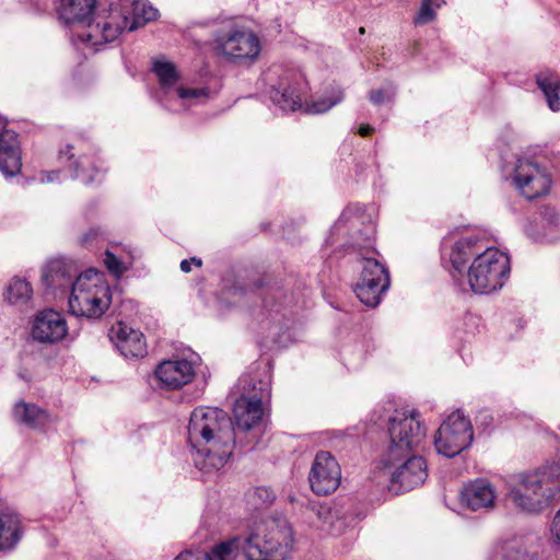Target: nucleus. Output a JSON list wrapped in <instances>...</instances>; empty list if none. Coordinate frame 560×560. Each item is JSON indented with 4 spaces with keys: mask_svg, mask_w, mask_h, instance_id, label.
Instances as JSON below:
<instances>
[{
    "mask_svg": "<svg viewBox=\"0 0 560 560\" xmlns=\"http://www.w3.org/2000/svg\"><path fill=\"white\" fill-rule=\"evenodd\" d=\"M21 168L22 156L18 133L9 129L0 130V172L5 177H14Z\"/></svg>",
    "mask_w": 560,
    "mask_h": 560,
    "instance_id": "17",
    "label": "nucleus"
},
{
    "mask_svg": "<svg viewBox=\"0 0 560 560\" xmlns=\"http://www.w3.org/2000/svg\"><path fill=\"white\" fill-rule=\"evenodd\" d=\"M132 23L130 25H126L124 30L128 27V31L132 32L144 24L152 22L158 19L159 11L155 9L151 3H149L145 0H138L132 3ZM116 18V21L121 23V20L127 16H120V15H114Z\"/></svg>",
    "mask_w": 560,
    "mask_h": 560,
    "instance_id": "29",
    "label": "nucleus"
},
{
    "mask_svg": "<svg viewBox=\"0 0 560 560\" xmlns=\"http://www.w3.org/2000/svg\"><path fill=\"white\" fill-rule=\"evenodd\" d=\"M275 493L267 487H255L247 491L245 499L247 506L254 511L269 508L275 501Z\"/></svg>",
    "mask_w": 560,
    "mask_h": 560,
    "instance_id": "33",
    "label": "nucleus"
},
{
    "mask_svg": "<svg viewBox=\"0 0 560 560\" xmlns=\"http://www.w3.org/2000/svg\"><path fill=\"white\" fill-rule=\"evenodd\" d=\"M215 49L229 60L240 63L255 60L260 52V43L255 33L244 27L233 26L219 32L214 37Z\"/></svg>",
    "mask_w": 560,
    "mask_h": 560,
    "instance_id": "8",
    "label": "nucleus"
},
{
    "mask_svg": "<svg viewBox=\"0 0 560 560\" xmlns=\"http://www.w3.org/2000/svg\"><path fill=\"white\" fill-rule=\"evenodd\" d=\"M343 100L342 90L335 89L330 97L319 98L306 105L307 114H324Z\"/></svg>",
    "mask_w": 560,
    "mask_h": 560,
    "instance_id": "36",
    "label": "nucleus"
},
{
    "mask_svg": "<svg viewBox=\"0 0 560 560\" xmlns=\"http://www.w3.org/2000/svg\"><path fill=\"white\" fill-rule=\"evenodd\" d=\"M78 277L75 270L63 259H52L45 266L42 280L47 288L63 291L72 290Z\"/></svg>",
    "mask_w": 560,
    "mask_h": 560,
    "instance_id": "19",
    "label": "nucleus"
},
{
    "mask_svg": "<svg viewBox=\"0 0 560 560\" xmlns=\"http://www.w3.org/2000/svg\"><path fill=\"white\" fill-rule=\"evenodd\" d=\"M509 275V257L493 247L478 254L467 272L469 287L476 294H489L501 289Z\"/></svg>",
    "mask_w": 560,
    "mask_h": 560,
    "instance_id": "3",
    "label": "nucleus"
},
{
    "mask_svg": "<svg viewBox=\"0 0 560 560\" xmlns=\"http://www.w3.org/2000/svg\"><path fill=\"white\" fill-rule=\"evenodd\" d=\"M482 250H485L483 245L478 236L469 235L459 238L453 245L450 254V261L454 271L463 276L468 260L475 255L477 257Z\"/></svg>",
    "mask_w": 560,
    "mask_h": 560,
    "instance_id": "22",
    "label": "nucleus"
},
{
    "mask_svg": "<svg viewBox=\"0 0 560 560\" xmlns=\"http://www.w3.org/2000/svg\"><path fill=\"white\" fill-rule=\"evenodd\" d=\"M518 482L525 489H534L535 492L548 494L556 500L560 493V462L548 463L536 470L522 474Z\"/></svg>",
    "mask_w": 560,
    "mask_h": 560,
    "instance_id": "12",
    "label": "nucleus"
},
{
    "mask_svg": "<svg viewBox=\"0 0 560 560\" xmlns=\"http://www.w3.org/2000/svg\"><path fill=\"white\" fill-rule=\"evenodd\" d=\"M96 0H61L59 18L68 25H82L86 30L77 35L78 40L91 46L112 43L122 33L127 19L116 21L113 12L107 16L94 14Z\"/></svg>",
    "mask_w": 560,
    "mask_h": 560,
    "instance_id": "2",
    "label": "nucleus"
},
{
    "mask_svg": "<svg viewBox=\"0 0 560 560\" xmlns=\"http://www.w3.org/2000/svg\"><path fill=\"white\" fill-rule=\"evenodd\" d=\"M513 182L521 194L528 200L548 194L551 178L545 166L533 159L522 158L516 161Z\"/></svg>",
    "mask_w": 560,
    "mask_h": 560,
    "instance_id": "9",
    "label": "nucleus"
},
{
    "mask_svg": "<svg viewBox=\"0 0 560 560\" xmlns=\"http://www.w3.org/2000/svg\"><path fill=\"white\" fill-rule=\"evenodd\" d=\"M23 537L20 515L11 510L0 511V551L12 550Z\"/></svg>",
    "mask_w": 560,
    "mask_h": 560,
    "instance_id": "23",
    "label": "nucleus"
},
{
    "mask_svg": "<svg viewBox=\"0 0 560 560\" xmlns=\"http://www.w3.org/2000/svg\"><path fill=\"white\" fill-rule=\"evenodd\" d=\"M300 78L294 73H288L280 78L269 91L271 102L283 112H295L302 108V95Z\"/></svg>",
    "mask_w": 560,
    "mask_h": 560,
    "instance_id": "14",
    "label": "nucleus"
},
{
    "mask_svg": "<svg viewBox=\"0 0 560 560\" xmlns=\"http://www.w3.org/2000/svg\"><path fill=\"white\" fill-rule=\"evenodd\" d=\"M33 295L31 284L21 278H13L9 283L5 292L7 301L12 305H24Z\"/></svg>",
    "mask_w": 560,
    "mask_h": 560,
    "instance_id": "30",
    "label": "nucleus"
},
{
    "mask_svg": "<svg viewBox=\"0 0 560 560\" xmlns=\"http://www.w3.org/2000/svg\"><path fill=\"white\" fill-rule=\"evenodd\" d=\"M180 270L185 273H188L191 271V262L189 259H184L180 261Z\"/></svg>",
    "mask_w": 560,
    "mask_h": 560,
    "instance_id": "44",
    "label": "nucleus"
},
{
    "mask_svg": "<svg viewBox=\"0 0 560 560\" xmlns=\"http://www.w3.org/2000/svg\"><path fill=\"white\" fill-rule=\"evenodd\" d=\"M536 83L544 93L547 104L552 112L560 110V77L549 69L536 74Z\"/></svg>",
    "mask_w": 560,
    "mask_h": 560,
    "instance_id": "26",
    "label": "nucleus"
},
{
    "mask_svg": "<svg viewBox=\"0 0 560 560\" xmlns=\"http://www.w3.org/2000/svg\"><path fill=\"white\" fill-rule=\"evenodd\" d=\"M72 145H67L65 150L60 151V161L67 160L70 162L69 168L72 170V178L79 179L83 184L89 185L96 179L97 168L94 166L92 160L88 155H80L73 160L74 155L71 153Z\"/></svg>",
    "mask_w": 560,
    "mask_h": 560,
    "instance_id": "24",
    "label": "nucleus"
},
{
    "mask_svg": "<svg viewBox=\"0 0 560 560\" xmlns=\"http://www.w3.org/2000/svg\"><path fill=\"white\" fill-rule=\"evenodd\" d=\"M490 560H534V558L527 551L522 538L512 537L495 547Z\"/></svg>",
    "mask_w": 560,
    "mask_h": 560,
    "instance_id": "27",
    "label": "nucleus"
},
{
    "mask_svg": "<svg viewBox=\"0 0 560 560\" xmlns=\"http://www.w3.org/2000/svg\"><path fill=\"white\" fill-rule=\"evenodd\" d=\"M361 279H372L373 282L385 284L390 282L388 269L376 258L363 257L362 258V272Z\"/></svg>",
    "mask_w": 560,
    "mask_h": 560,
    "instance_id": "32",
    "label": "nucleus"
},
{
    "mask_svg": "<svg viewBox=\"0 0 560 560\" xmlns=\"http://www.w3.org/2000/svg\"><path fill=\"white\" fill-rule=\"evenodd\" d=\"M152 70L164 89L171 88L179 79L174 63L170 61L154 60Z\"/></svg>",
    "mask_w": 560,
    "mask_h": 560,
    "instance_id": "34",
    "label": "nucleus"
},
{
    "mask_svg": "<svg viewBox=\"0 0 560 560\" xmlns=\"http://www.w3.org/2000/svg\"><path fill=\"white\" fill-rule=\"evenodd\" d=\"M390 282L381 284L372 279H359L353 288L357 298L366 306L375 307L381 302V295L389 288Z\"/></svg>",
    "mask_w": 560,
    "mask_h": 560,
    "instance_id": "28",
    "label": "nucleus"
},
{
    "mask_svg": "<svg viewBox=\"0 0 560 560\" xmlns=\"http://www.w3.org/2000/svg\"><path fill=\"white\" fill-rule=\"evenodd\" d=\"M98 234V230L91 229L88 233H85L81 238L82 245H89Z\"/></svg>",
    "mask_w": 560,
    "mask_h": 560,
    "instance_id": "42",
    "label": "nucleus"
},
{
    "mask_svg": "<svg viewBox=\"0 0 560 560\" xmlns=\"http://www.w3.org/2000/svg\"><path fill=\"white\" fill-rule=\"evenodd\" d=\"M109 338L125 358H142L147 354L144 336L139 330L118 323L112 328Z\"/></svg>",
    "mask_w": 560,
    "mask_h": 560,
    "instance_id": "16",
    "label": "nucleus"
},
{
    "mask_svg": "<svg viewBox=\"0 0 560 560\" xmlns=\"http://www.w3.org/2000/svg\"><path fill=\"white\" fill-rule=\"evenodd\" d=\"M92 273L97 275L90 269L77 278L68 303L72 315L96 319L109 307L112 294L109 287L90 282Z\"/></svg>",
    "mask_w": 560,
    "mask_h": 560,
    "instance_id": "5",
    "label": "nucleus"
},
{
    "mask_svg": "<svg viewBox=\"0 0 560 560\" xmlns=\"http://www.w3.org/2000/svg\"><path fill=\"white\" fill-rule=\"evenodd\" d=\"M373 127L370 126V125H362L360 128H359V135L362 136V137H368L372 133L373 131Z\"/></svg>",
    "mask_w": 560,
    "mask_h": 560,
    "instance_id": "43",
    "label": "nucleus"
},
{
    "mask_svg": "<svg viewBox=\"0 0 560 560\" xmlns=\"http://www.w3.org/2000/svg\"><path fill=\"white\" fill-rule=\"evenodd\" d=\"M264 303H265V306H266V307L271 306V305L269 304V301H268L267 299L265 300V302H264Z\"/></svg>",
    "mask_w": 560,
    "mask_h": 560,
    "instance_id": "47",
    "label": "nucleus"
},
{
    "mask_svg": "<svg viewBox=\"0 0 560 560\" xmlns=\"http://www.w3.org/2000/svg\"><path fill=\"white\" fill-rule=\"evenodd\" d=\"M155 377L167 389H177L190 383L195 376V368L188 360H165L155 369Z\"/></svg>",
    "mask_w": 560,
    "mask_h": 560,
    "instance_id": "15",
    "label": "nucleus"
},
{
    "mask_svg": "<svg viewBox=\"0 0 560 560\" xmlns=\"http://www.w3.org/2000/svg\"><path fill=\"white\" fill-rule=\"evenodd\" d=\"M445 3V0H422L413 23L425 25L433 22L436 19L435 9H440Z\"/></svg>",
    "mask_w": 560,
    "mask_h": 560,
    "instance_id": "35",
    "label": "nucleus"
},
{
    "mask_svg": "<svg viewBox=\"0 0 560 560\" xmlns=\"http://www.w3.org/2000/svg\"><path fill=\"white\" fill-rule=\"evenodd\" d=\"M59 178V172L58 171H51L47 173L46 175V182L51 183Z\"/></svg>",
    "mask_w": 560,
    "mask_h": 560,
    "instance_id": "45",
    "label": "nucleus"
},
{
    "mask_svg": "<svg viewBox=\"0 0 560 560\" xmlns=\"http://www.w3.org/2000/svg\"><path fill=\"white\" fill-rule=\"evenodd\" d=\"M559 214L553 208L546 207L541 212V228L548 230V232L538 233L534 235L532 229L527 230V233L536 242H552L556 238V231L559 225Z\"/></svg>",
    "mask_w": 560,
    "mask_h": 560,
    "instance_id": "31",
    "label": "nucleus"
},
{
    "mask_svg": "<svg viewBox=\"0 0 560 560\" xmlns=\"http://www.w3.org/2000/svg\"><path fill=\"white\" fill-rule=\"evenodd\" d=\"M472 441L471 423L459 410L451 413L434 435L436 452L447 458L455 457L468 448Z\"/></svg>",
    "mask_w": 560,
    "mask_h": 560,
    "instance_id": "7",
    "label": "nucleus"
},
{
    "mask_svg": "<svg viewBox=\"0 0 560 560\" xmlns=\"http://www.w3.org/2000/svg\"><path fill=\"white\" fill-rule=\"evenodd\" d=\"M176 93L180 100H199L208 97L207 89L177 88Z\"/></svg>",
    "mask_w": 560,
    "mask_h": 560,
    "instance_id": "38",
    "label": "nucleus"
},
{
    "mask_svg": "<svg viewBox=\"0 0 560 560\" xmlns=\"http://www.w3.org/2000/svg\"><path fill=\"white\" fill-rule=\"evenodd\" d=\"M340 480L341 469L336 458L329 452H317L308 474L312 491L328 495L338 489Z\"/></svg>",
    "mask_w": 560,
    "mask_h": 560,
    "instance_id": "10",
    "label": "nucleus"
},
{
    "mask_svg": "<svg viewBox=\"0 0 560 560\" xmlns=\"http://www.w3.org/2000/svg\"><path fill=\"white\" fill-rule=\"evenodd\" d=\"M242 535H234L212 546L210 551L203 552L206 560H237L243 553V560L247 557L249 529Z\"/></svg>",
    "mask_w": 560,
    "mask_h": 560,
    "instance_id": "20",
    "label": "nucleus"
},
{
    "mask_svg": "<svg viewBox=\"0 0 560 560\" xmlns=\"http://www.w3.org/2000/svg\"><path fill=\"white\" fill-rule=\"evenodd\" d=\"M369 100L374 104V105H381L383 104L385 101L389 100V95H386L385 92L383 90H372L370 93H369Z\"/></svg>",
    "mask_w": 560,
    "mask_h": 560,
    "instance_id": "39",
    "label": "nucleus"
},
{
    "mask_svg": "<svg viewBox=\"0 0 560 560\" xmlns=\"http://www.w3.org/2000/svg\"><path fill=\"white\" fill-rule=\"evenodd\" d=\"M13 417L16 422L32 429H43L50 422V415L46 409L24 401L14 406Z\"/></svg>",
    "mask_w": 560,
    "mask_h": 560,
    "instance_id": "25",
    "label": "nucleus"
},
{
    "mask_svg": "<svg viewBox=\"0 0 560 560\" xmlns=\"http://www.w3.org/2000/svg\"><path fill=\"white\" fill-rule=\"evenodd\" d=\"M270 396V378L266 374L265 378H250L248 395H242L235 401L234 421L220 408L196 407L187 427L196 468L206 474L221 469L232 456L236 440L243 444L241 434L260 425L262 405Z\"/></svg>",
    "mask_w": 560,
    "mask_h": 560,
    "instance_id": "1",
    "label": "nucleus"
},
{
    "mask_svg": "<svg viewBox=\"0 0 560 560\" xmlns=\"http://www.w3.org/2000/svg\"><path fill=\"white\" fill-rule=\"evenodd\" d=\"M174 560H206V558L202 555V551L192 552L186 550L179 553Z\"/></svg>",
    "mask_w": 560,
    "mask_h": 560,
    "instance_id": "41",
    "label": "nucleus"
},
{
    "mask_svg": "<svg viewBox=\"0 0 560 560\" xmlns=\"http://www.w3.org/2000/svg\"><path fill=\"white\" fill-rule=\"evenodd\" d=\"M104 264L108 271L116 278L121 277L125 272L121 261L109 250L105 253Z\"/></svg>",
    "mask_w": 560,
    "mask_h": 560,
    "instance_id": "37",
    "label": "nucleus"
},
{
    "mask_svg": "<svg viewBox=\"0 0 560 560\" xmlns=\"http://www.w3.org/2000/svg\"><path fill=\"white\" fill-rule=\"evenodd\" d=\"M362 222L360 218L358 215L352 214V209L347 208L346 210H343L337 222L334 224L331 229V235L326 242L329 243L330 245L335 244V241L331 240L334 237V234L340 232L343 228H346L349 224L350 228L355 229V231L350 236L351 242H349L346 245L348 247L358 249L366 247L372 241V236L374 234V226L372 223H369L365 224L362 229H359L358 226Z\"/></svg>",
    "mask_w": 560,
    "mask_h": 560,
    "instance_id": "18",
    "label": "nucleus"
},
{
    "mask_svg": "<svg viewBox=\"0 0 560 560\" xmlns=\"http://www.w3.org/2000/svg\"><path fill=\"white\" fill-rule=\"evenodd\" d=\"M551 535L556 544L560 545V509L556 513L551 524Z\"/></svg>",
    "mask_w": 560,
    "mask_h": 560,
    "instance_id": "40",
    "label": "nucleus"
},
{
    "mask_svg": "<svg viewBox=\"0 0 560 560\" xmlns=\"http://www.w3.org/2000/svg\"><path fill=\"white\" fill-rule=\"evenodd\" d=\"M509 498L518 510L533 514L540 513L553 501L548 494L535 492L534 489H525L521 482L510 490Z\"/></svg>",
    "mask_w": 560,
    "mask_h": 560,
    "instance_id": "21",
    "label": "nucleus"
},
{
    "mask_svg": "<svg viewBox=\"0 0 560 560\" xmlns=\"http://www.w3.org/2000/svg\"><path fill=\"white\" fill-rule=\"evenodd\" d=\"M383 475L388 478V490L395 494L411 491L421 487L428 478V465L424 457L408 454L404 459L393 463L382 458Z\"/></svg>",
    "mask_w": 560,
    "mask_h": 560,
    "instance_id": "6",
    "label": "nucleus"
},
{
    "mask_svg": "<svg viewBox=\"0 0 560 560\" xmlns=\"http://www.w3.org/2000/svg\"><path fill=\"white\" fill-rule=\"evenodd\" d=\"M68 335V325L63 315L55 310L39 311L32 322L31 336L43 345H55Z\"/></svg>",
    "mask_w": 560,
    "mask_h": 560,
    "instance_id": "11",
    "label": "nucleus"
},
{
    "mask_svg": "<svg viewBox=\"0 0 560 560\" xmlns=\"http://www.w3.org/2000/svg\"><path fill=\"white\" fill-rule=\"evenodd\" d=\"M495 489L485 478H478L465 485L460 491V503L474 512H487L494 508Z\"/></svg>",
    "mask_w": 560,
    "mask_h": 560,
    "instance_id": "13",
    "label": "nucleus"
},
{
    "mask_svg": "<svg viewBox=\"0 0 560 560\" xmlns=\"http://www.w3.org/2000/svg\"><path fill=\"white\" fill-rule=\"evenodd\" d=\"M389 445L386 460L393 463V459H404L420 446L425 438L427 430L420 420L417 411L407 413L396 410L388 420Z\"/></svg>",
    "mask_w": 560,
    "mask_h": 560,
    "instance_id": "4",
    "label": "nucleus"
},
{
    "mask_svg": "<svg viewBox=\"0 0 560 560\" xmlns=\"http://www.w3.org/2000/svg\"><path fill=\"white\" fill-rule=\"evenodd\" d=\"M191 264H195L197 267H200L202 265V260L197 257H192L189 259Z\"/></svg>",
    "mask_w": 560,
    "mask_h": 560,
    "instance_id": "46",
    "label": "nucleus"
}]
</instances>
